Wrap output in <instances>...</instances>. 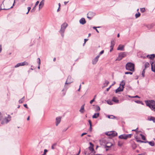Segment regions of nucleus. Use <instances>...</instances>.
<instances>
[{
	"mask_svg": "<svg viewBox=\"0 0 155 155\" xmlns=\"http://www.w3.org/2000/svg\"><path fill=\"white\" fill-rule=\"evenodd\" d=\"M146 105L148 106L152 110L155 111V101L153 100L145 101Z\"/></svg>",
	"mask_w": 155,
	"mask_h": 155,
	"instance_id": "obj_1",
	"label": "nucleus"
},
{
	"mask_svg": "<svg viewBox=\"0 0 155 155\" xmlns=\"http://www.w3.org/2000/svg\"><path fill=\"white\" fill-rule=\"evenodd\" d=\"M125 68L128 71H134V64L131 62H128L126 65Z\"/></svg>",
	"mask_w": 155,
	"mask_h": 155,
	"instance_id": "obj_2",
	"label": "nucleus"
},
{
	"mask_svg": "<svg viewBox=\"0 0 155 155\" xmlns=\"http://www.w3.org/2000/svg\"><path fill=\"white\" fill-rule=\"evenodd\" d=\"M125 85V83L123 82L122 81L120 84V87L118 88L115 91V93H117L118 92L122 91L123 90L124 88V86Z\"/></svg>",
	"mask_w": 155,
	"mask_h": 155,
	"instance_id": "obj_3",
	"label": "nucleus"
},
{
	"mask_svg": "<svg viewBox=\"0 0 155 155\" xmlns=\"http://www.w3.org/2000/svg\"><path fill=\"white\" fill-rule=\"evenodd\" d=\"M127 53L126 52H121L119 54V55L116 60L120 61L123 58L126 56Z\"/></svg>",
	"mask_w": 155,
	"mask_h": 155,
	"instance_id": "obj_4",
	"label": "nucleus"
},
{
	"mask_svg": "<svg viewBox=\"0 0 155 155\" xmlns=\"http://www.w3.org/2000/svg\"><path fill=\"white\" fill-rule=\"evenodd\" d=\"M132 135L131 134H124L120 135L119 136V138L121 139L126 140L128 138H130Z\"/></svg>",
	"mask_w": 155,
	"mask_h": 155,
	"instance_id": "obj_5",
	"label": "nucleus"
},
{
	"mask_svg": "<svg viewBox=\"0 0 155 155\" xmlns=\"http://www.w3.org/2000/svg\"><path fill=\"white\" fill-rule=\"evenodd\" d=\"M11 120V116L8 115V116L5 117L1 122L2 124H7Z\"/></svg>",
	"mask_w": 155,
	"mask_h": 155,
	"instance_id": "obj_6",
	"label": "nucleus"
},
{
	"mask_svg": "<svg viewBox=\"0 0 155 155\" xmlns=\"http://www.w3.org/2000/svg\"><path fill=\"white\" fill-rule=\"evenodd\" d=\"M106 134L107 135L111 136V137H113L116 136L117 135V133L114 131H111L106 133Z\"/></svg>",
	"mask_w": 155,
	"mask_h": 155,
	"instance_id": "obj_7",
	"label": "nucleus"
},
{
	"mask_svg": "<svg viewBox=\"0 0 155 155\" xmlns=\"http://www.w3.org/2000/svg\"><path fill=\"white\" fill-rule=\"evenodd\" d=\"M68 26V24L66 23H64L61 25L60 31L64 32L65 29Z\"/></svg>",
	"mask_w": 155,
	"mask_h": 155,
	"instance_id": "obj_8",
	"label": "nucleus"
},
{
	"mask_svg": "<svg viewBox=\"0 0 155 155\" xmlns=\"http://www.w3.org/2000/svg\"><path fill=\"white\" fill-rule=\"evenodd\" d=\"M95 15V13L92 12H89L87 14V17L91 20Z\"/></svg>",
	"mask_w": 155,
	"mask_h": 155,
	"instance_id": "obj_9",
	"label": "nucleus"
},
{
	"mask_svg": "<svg viewBox=\"0 0 155 155\" xmlns=\"http://www.w3.org/2000/svg\"><path fill=\"white\" fill-rule=\"evenodd\" d=\"M73 82V80L71 79V76H69L68 79L65 83V85L68 84H70Z\"/></svg>",
	"mask_w": 155,
	"mask_h": 155,
	"instance_id": "obj_10",
	"label": "nucleus"
},
{
	"mask_svg": "<svg viewBox=\"0 0 155 155\" xmlns=\"http://www.w3.org/2000/svg\"><path fill=\"white\" fill-rule=\"evenodd\" d=\"M99 57V55H97L95 58H94L92 61V63L93 64H95L98 61Z\"/></svg>",
	"mask_w": 155,
	"mask_h": 155,
	"instance_id": "obj_11",
	"label": "nucleus"
},
{
	"mask_svg": "<svg viewBox=\"0 0 155 155\" xmlns=\"http://www.w3.org/2000/svg\"><path fill=\"white\" fill-rule=\"evenodd\" d=\"M61 120V117H58L56 118V121L55 122L56 125L57 126L60 123Z\"/></svg>",
	"mask_w": 155,
	"mask_h": 155,
	"instance_id": "obj_12",
	"label": "nucleus"
},
{
	"mask_svg": "<svg viewBox=\"0 0 155 155\" xmlns=\"http://www.w3.org/2000/svg\"><path fill=\"white\" fill-rule=\"evenodd\" d=\"M80 23L83 25H84L86 23V21L84 18H82L79 20Z\"/></svg>",
	"mask_w": 155,
	"mask_h": 155,
	"instance_id": "obj_13",
	"label": "nucleus"
},
{
	"mask_svg": "<svg viewBox=\"0 0 155 155\" xmlns=\"http://www.w3.org/2000/svg\"><path fill=\"white\" fill-rule=\"evenodd\" d=\"M147 120L149 121H152L153 122H155V117L153 116H149L147 118Z\"/></svg>",
	"mask_w": 155,
	"mask_h": 155,
	"instance_id": "obj_14",
	"label": "nucleus"
},
{
	"mask_svg": "<svg viewBox=\"0 0 155 155\" xmlns=\"http://www.w3.org/2000/svg\"><path fill=\"white\" fill-rule=\"evenodd\" d=\"M124 45H119L118 47L117 48V50H118L124 51Z\"/></svg>",
	"mask_w": 155,
	"mask_h": 155,
	"instance_id": "obj_15",
	"label": "nucleus"
},
{
	"mask_svg": "<svg viewBox=\"0 0 155 155\" xmlns=\"http://www.w3.org/2000/svg\"><path fill=\"white\" fill-rule=\"evenodd\" d=\"M90 144L91 146L89 147H88L89 149L92 152L94 151V149L93 148V144L91 142L89 143Z\"/></svg>",
	"mask_w": 155,
	"mask_h": 155,
	"instance_id": "obj_16",
	"label": "nucleus"
},
{
	"mask_svg": "<svg viewBox=\"0 0 155 155\" xmlns=\"http://www.w3.org/2000/svg\"><path fill=\"white\" fill-rule=\"evenodd\" d=\"M112 101L116 103H119V100L117 99V97H113Z\"/></svg>",
	"mask_w": 155,
	"mask_h": 155,
	"instance_id": "obj_17",
	"label": "nucleus"
},
{
	"mask_svg": "<svg viewBox=\"0 0 155 155\" xmlns=\"http://www.w3.org/2000/svg\"><path fill=\"white\" fill-rule=\"evenodd\" d=\"M147 58H149L150 59L152 60L153 59V58L155 57V54H151L150 55H147Z\"/></svg>",
	"mask_w": 155,
	"mask_h": 155,
	"instance_id": "obj_18",
	"label": "nucleus"
},
{
	"mask_svg": "<svg viewBox=\"0 0 155 155\" xmlns=\"http://www.w3.org/2000/svg\"><path fill=\"white\" fill-rule=\"evenodd\" d=\"M39 3V1H37L36 2L35 5L33 8L31 10V12H32L35 10V8L36 6L38 5Z\"/></svg>",
	"mask_w": 155,
	"mask_h": 155,
	"instance_id": "obj_19",
	"label": "nucleus"
},
{
	"mask_svg": "<svg viewBox=\"0 0 155 155\" xmlns=\"http://www.w3.org/2000/svg\"><path fill=\"white\" fill-rule=\"evenodd\" d=\"M84 105H85V104H84L83 105H82L81 107L80 110L79 111L81 113H83L84 112Z\"/></svg>",
	"mask_w": 155,
	"mask_h": 155,
	"instance_id": "obj_20",
	"label": "nucleus"
},
{
	"mask_svg": "<svg viewBox=\"0 0 155 155\" xmlns=\"http://www.w3.org/2000/svg\"><path fill=\"white\" fill-rule=\"evenodd\" d=\"M99 113H95L92 116V118H97L99 116Z\"/></svg>",
	"mask_w": 155,
	"mask_h": 155,
	"instance_id": "obj_21",
	"label": "nucleus"
},
{
	"mask_svg": "<svg viewBox=\"0 0 155 155\" xmlns=\"http://www.w3.org/2000/svg\"><path fill=\"white\" fill-rule=\"evenodd\" d=\"M109 83V81L106 80H105V83L104 84V86H103V88L104 87H105L107 86Z\"/></svg>",
	"mask_w": 155,
	"mask_h": 155,
	"instance_id": "obj_22",
	"label": "nucleus"
},
{
	"mask_svg": "<svg viewBox=\"0 0 155 155\" xmlns=\"http://www.w3.org/2000/svg\"><path fill=\"white\" fill-rule=\"evenodd\" d=\"M146 142H147L146 143H149V144L151 146H153L154 145V143L153 141H150V142L147 141Z\"/></svg>",
	"mask_w": 155,
	"mask_h": 155,
	"instance_id": "obj_23",
	"label": "nucleus"
},
{
	"mask_svg": "<svg viewBox=\"0 0 155 155\" xmlns=\"http://www.w3.org/2000/svg\"><path fill=\"white\" fill-rule=\"evenodd\" d=\"M115 44V42L114 40L112 41L111 42L110 48H113Z\"/></svg>",
	"mask_w": 155,
	"mask_h": 155,
	"instance_id": "obj_24",
	"label": "nucleus"
},
{
	"mask_svg": "<svg viewBox=\"0 0 155 155\" xmlns=\"http://www.w3.org/2000/svg\"><path fill=\"white\" fill-rule=\"evenodd\" d=\"M149 66H150V64H149V63H148V62L145 63V65H144V66H145L144 69H146L147 68L149 67Z\"/></svg>",
	"mask_w": 155,
	"mask_h": 155,
	"instance_id": "obj_25",
	"label": "nucleus"
},
{
	"mask_svg": "<svg viewBox=\"0 0 155 155\" xmlns=\"http://www.w3.org/2000/svg\"><path fill=\"white\" fill-rule=\"evenodd\" d=\"M25 100V97H23L19 101V103H22Z\"/></svg>",
	"mask_w": 155,
	"mask_h": 155,
	"instance_id": "obj_26",
	"label": "nucleus"
},
{
	"mask_svg": "<svg viewBox=\"0 0 155 155\" xmlns=\"http://www.w3.org/2000/svg\"><path fill=\"white\" fill-rule=\"evenodd\" d=\"M21 63L22 66L26 65H28V62L25 61H24L23 62H21Z\"/></svg>",
	"mask_w": 155,
	"mask_h": 155,
	"instance_id": "obj_27",
	"label": "nucleus"
},
{
	"mask_svg": "<svg viewBox=\"0 0 155 155\" xmlns=\"http://www.w3.org/2000/svg\"><path fill=\"white\" fill-rule=\"evenodd\" d=\"M136 141L137 142H140V143H146L147 142H146V141H143L142 140H139L138 139V138H136Z\"/></svg>",
	"mask_w": 155,
	"mask_h": 155,
	"instance_id": "obj_28",
	"label": "nucleus"
},
{
	"mask_svg": "<svg viewBox=\"0 0 155 155\" xmlns=\"http://www.w3.org/2000/svg\"><path fill=\"white\" fill-rule=\"evenodd\" d=\"M153 63L151 64V70L152 71L154 72L155 73V66L153 67Z\"/></svg>",
	"mask_w": 155,
	"mask_h": 155,
	"instance_id": "obj_29",
	"label": "nucleus"
},
{
	"mask_svg": "<svg viewBox=\"0 0 155 155\" xmlns=\"http://www.w3.org/2000/svg\"><path fill=\"white\" fill-rule=\"evenodd\" d=\"M20 66H22L21 63H18L15 66V68H16Z\"/></svg>",
	"mask_w": 155,
	"mask_h": 155,
	"instance_id": "obj_30",
	"label": "nucleus"
},
{
	"mask_svg": "<svg viewBox=\"0 0 155 155\" xmlns=\"http://www.w3.org/2000/svg\"><path fill=\"white\" fill-rule=\"evenodd\" d=\"M140 14L139 12L136 13L135 14V16L136 18H137L140 16Z\"/></svg>",
	"mask_w": 155,
	"mask_h": 155,
	"instance_id": "obj_31",
	"label": "nucleus"
},
{
	"mask_svg": "<svg viewBox=\"0 0 155 155\" xmlns=\"http://www.w3.org/2000/svg\"><path fill=\"white\" fill-rule=\"evenodd\" d=\"M45 0H42L40 3V5H44Z\"/></svg>",
	"mask_w": 155,
	"mask_h": 155,
	"instance_id": "obj_32",
	"label": "nucleus"
},
{
	"mask_svg": "<svg viewBox=\"0 0 155 155\" xmlns=\"http://www.w3.org/2000/svg\"><path fill=\"white\" fill-rule=\"evenodd\" d=\"M140 135L141 136V138L142 140H146V138H145V137L142 134H140Z\"/></svg>",
	"mask_w": 155,
	"mask_h": 155,
	"instance_id": "obj_33",
	"label": "nucleus"
},
{
	"mask_svg": "<svg viewBox=\"0 0 155 155\" xmlns=\"http://www.w3.org/2000/svg\"><path fill=\"white\" fill-rule=\"evenodd\" d=\"M145 69H144L143 70L142 72V75L143 77H144V74H145Z\"/></svg>",
	"mask_w": 155,
	"mask_h": 155,
	"instance_id": "obj_34",
	"label": "nucleus"
},
{
	"mask_svg": "<svg viewBox=\"0 0 155 155\" xmlns=\"http://www.w3.org/2000/svg\"><path fill=\"white\" fill-rule=\"evenodd\" d=\"M140 11L142 13H143L145 11V8H140Z\"/></svg>",
	"mask_w": 155,
	"mask_h": 155,
	"instance_id": "obj_35",
	"label": "nucleus"
},
{
	"mask_svg": "<svg viewBox=\"0 0 155 155\" xmlns=\"http://www.w3.org/2000/svg\"><path fill=\"white\" fill-rule=\"evenodd\" d=\"M108 117L109 118L113 119L115 117L112 115H108Z\"/></svg>",
	"mask_w": 155,
	"mask_h": 155,
	"instance_id": "obj_36",
	"label": "nucleus"
},
{
	"mask_svg": "<svg viewBox=\"0 0 155 155\" xmlns=\"http://www.w3.org/2000/svg\"><path fill=\"white\" fill-rule=\"evenodd\" d=\"M56 145V143H54L51 146V149H54L55 148L54 147H55Z\"/></svg>",
	"mask_w": 155,
	"mask_h": 155,
	"instance_id": "obj_37",
	"label": "nucleus"
},
{
	"mask_svg": "<svg viewBox=\"0 0 155 155\" xmlns=\"http://www.w3.org/2000/svg\"><path fill=\"white\" fill-rule=\"evenodd\" d=\"M125 74H133V73L130 72H126L125 73Z\"/></svg>",
	"mask_w": 155,
	"mask_h": 155,
	"instance_id": "obj_38",
	"label": "nucleus"
},
{
	"mask_svg": "<svg viewBox=\"0 0 155 155\" xmlns=\"http://www.w3.org/2000/svg\"><path fill=\"white\" fill-rule=\"evenodd\" d=\"M104 53V51L102 50L100 52V53L98 55H99V56H100L101 54H103Z\"/></svg>",
	"mask_w": 155,
	"mask_h": 155,
	"instance_id": "obj_39",
	"label": "nucleus"
},
{
	"mask_svg": "<svg viewBox=\"0 0 155 155\" xmlns=\"http://www.w3.org/2000/svg\"><path fill=\"white\" fill-rule=\"evenodd\" d=\"M38 64L39 65H40V64H41L40 59V58H38Z\"/></svg>",
	"mask_w": 155,
	"mask_h": 155,
	"instance_id": "obj_40",
	"label": "nucleus"
},
{
	"mask_svg": "<svg viewBox=\"0 0 155 155\" xmlns=\"http://www.w3.org/2000/svg\"><path fill=\"white\" fill-rule=\"evenodd\" d=\"M88 123H89V124H90V126L92 127L91 122L90 120H88Z\"/></svg>",
	"mask_w": 155,
	"mask_h": 155,
	"instance_id": "obj_41",
	"label": "nucleus"
},
{
	"mask_svg": "<svg viewBox=\"0 0 155 155\" xmlns=\"http://www.w3.org/2000/svg\"><path fill=\"white\" fill-rule=\"evenodd\" d=\"M107 103L108 104H109L110 105H112L113 104L112 103V102L109 101H107Z\"/></svg>",
	"mask_w": 155,
	"mask_h": 155,
	"instance_id": "obj_42",
	"label": "nucleus"
},
{
	"mask_svg": "<svg viewBox=\"0 0 155 155\" xmlns=\"http://www.w3.org/2000/svg\"><path fill=\"white\" fill-rule=\"evenodd\" d=\"M60 32L61 34V36L62 37H64V32H62V31H60Z\"/></svg>",
	"mask_w": 155,
	"mask_h": 155,
	"instance_id": "obj_43",
	"label": "nucleus"
},
{
	"mask_svg": "<svg viewBox=\"0 0 155 155\" xmlns=\"http://www.w3.org/2000/svg\"><path fill=\"white\" fill-rule=\"evenodd\" d=\"M48 152V150L46 149H45L44 150V155L46 153Z\"/></svg>",
	"mask_w": 155,
	"mask_h": 155,
	"instance_id": "obj_44",
	"label": "nucleus"
},
{
	"mask_svg": "<svg viewBox=\"0 0 155 155\" xmlns=\"http://www.w3.org/2000/svg\"><path fill=\"white\" fill-rule=\"evenodd\" d=\"M43 6H44V5H42H42H40V4H39V10H40L41 9Z\"/></svg>",
	"mask_w": 155,
	"mask_h": 155,
	"instance_id": "obj_45",
	"label": "nucleus"
},
{
	"mask_svg": "<svg viewBox=\"0 0 155 155\" xmlns=\"http://www.w3.org/2000/svg\"><path fill=\"white\" fill-rule=\"evenodd\" d=\"M95 100L94 99H93L92 100H91L90 101V103L91 104H92L93 102Z\"/></svg>",
	"mask_w": 155,
	"mask_h": 155,
	"instance_id": "obj_46",
	"label": "nucleus"
},
{
	"mask_svg": "<svg viewBox=\"0 0 155 155\" xmlns=\"http://www.w3.org/2000/svg\"><path fill=\"white\" fill-rule=\"evenodd\" d=\"M68 128H69V127H68L64 129H63L62 131L64 132L66 131L68 129Z\"/></svg>",
	"mask_w": 155,
	"mask_h": 155,
	"instance_id": "obj_47",
	"label": "nucleus"
},
{
	"mask_svg": "<svg viewBox=\"0 0 155 155\" xmlns=\"http://www.w3.org/2000/svg\"><path fill=\"white\" fill-rule=\"evenodd\" d=\"M132 97H133V98H140V97L138 96L137 95H136V96H133Z\"/></svg>",
	"mask_w": 155,
	"mask_h": 155,
	"instance_id": "obj_48",
	"label": "nucleus"
},
{
	"mask_svg": "<svg viewBox=\"0 0 155 155\" xmlns=\"http://www.w3.org/2000/svg\"><path fill=\"white\" fill-rule=\"evenodd\" d=\"M112 85H111L109 87H108V88H107L106 89V91H108L110 89V87H111Z\"/></svg>",
	"mask_w": 155,
	"mask_h": 155,
	"instance_id": "obj_49",
	"label": "nucleus"
},
{
	"mask_svg": "<svg viewBox=\"0 0 155 155\" xmlns=\"http://www.w3.org/2000/svg\"><path fill=\"white\" fill-rule=\"evenodd\" d=\"M86 134H87V133H83V134H81V136L82 137L83 135H86Z\"/></svg>",
	"mask_w": 155,
	"mask_h": 155,
	"instance_id": "obj_50",
	"label": "nucleus"
},
{
	"mask_svg": "<svg viewBox=\"0 0 155 155\" xmlns=\"http://www.w3.org/2000/svg\"><path fill=\"white\" fill-rule=\"evenodd\" d=\"M97 110H100V107L99 106H98L97 107Z\"/></svg>",
	"mask_w": 155,
	"mask_h": 155,
	"instance_id": "obj_51",
	"label": "nucleus"
},
{
	"mask_svg": "<svg viewBox=\"0 0 155 155\" xmlns=\"http://www.w3.org/2000/svg\"><path fill=\"white\" fill-rule=\"evenodd\" d=\"M2 118V114L1 112H0V120H1Z\"/></svg>",
	"mask_w": 155,
	"mask_h": 155,
	"instance_id": "obj_52",
	"label": "nucleus"
},
{
	"mask_svg": "<svg viewBox=\"0 0 155 155\" xmlns=\"http://www.w3.org/2000/svg\"><path fill=\"white\" fill-rule=\"evenodd\" d=\"M92 127L90 126L89 130L90 131V132H91L92 131Z\"/></svg>",
	"mask_w": 155,
	"mask_h": 155,
	"instance_id": "obj_53",
	"label": "nucleus"
},
{
	"mask_svg": "<svg viewBox=\"0 0 155 155\" xmlns=\"http://www.w3.org/2000/svg\"><path fill=\"white\" fill-rule=\"evenodd\" d=\"M88 40V39H84V42L86 43V42Z\"/></svg>",
	"mask_w": 155,
	"mask_h": 155,
	"instance_id": "obj_54",
	"label": "nucleus"
},
{
	"mask_svg": "<svg viewBox=\"0 0 155 155\" xmlns=\"http://www.w3.org/2000/svg\"><path fill=\"white\" fill-rule=\"evenodd\" d=\"M112 145V144H110V146L106 145V147H110Z\"/></svg>",
	"mask_w": 155,
	"mask_h": 155,
	"instance_id": "obj_55",
	"label": "nucleus"
},
{
	"mask_svg": "<svg viewBox=\"0 0 155 155\" xmlns=\"http://www.w3.org/2000/svg\"><path fill=\"white\" fill-rule=\"evenodd\" d=\"M2 51V45H0V52H1Z\"/></svg>",
	"mask_w": 155,
	"mask_h": 155,
	"instance_id": "obj_56",
	"label": "nucleus"
},
{
	"mask_svg": "<svg viewBox=\"0 0 155 155\" xmlns=\"http://www.w3.org/2000/svg\"><path fill=\"white\" fill-rule=\"evenodd\" d=\"M24 107H26L27 108H28V107L27 106V105L26 104H24Z\"/></svg>",
	"mask_w": 155,
	"mask_h": 155,
	"instance_id": "obj_57",
	"label": "nucleus"
},
{
	"mask_svg": "<svg viewBox=\"0 0 155 155\" xmlns=\"http://www.w3.org/2000/svg\"><path fill=\"white\" fill-rule=\"evenodd\" d=\"M31 9V7H28V12H29V11H30V10Z\"/></svg>",
	"mask_w": 155,
	"mask_h": 155,
	"instance_id": "obj_58",
	"label": "nucleus"
},
{
	"mask_svg": "<svg viewBox=\"0 0 155 155\" xmlns=\"http://www.w3.org/2000/svg\"><path fill=\"white\" fill-rule=\"evenodd\" d=\"M68 2H68H64V3L65 5H66Z\"/></svg>",
	"mask_w": 155,
	"mask_h": 155,
	"instance_id": "obj_59",
	"label": "nucleus"
},
{
	"mask_svg": "<svg viewBox=\"0 0 155 155\" xmlns=\"http://www.w3.org/2000/svg\"><path fill=\"white\" fill-rule=\"evenodd\" d=\"M100 27H93V28H94V29H95L96 30V28H100Z\"/></svg>",
	"mask_w": 155,
	"mask_h": 155,
	"instance_id": "obj_60",
	"label": "nucleus"
},
{
	"mask_svg": "<svg viewBox=\"0 0 155 155\" xmlns=\"http://www.w3.org/2000/svg\"><path fill=\"white\" fill-rule=\"evenodd\" d=\"M113 49V48H110V52H111Z\"/></svg>",
	"mask_w": 155,
	"mask_h": 155,
	"instance_id": "obj_61",
	"label": "nucleus"
},
{
	"mask_svg": "<svg viewBox=\"0 0 155 155\" xmlns=\"http://www.w3.org/2000/svg\"><path fill=\"white\" fill-rule=\"evenodd\" d=\"M15 3V0H14V3H13V5H12V6L11 7V8H13V6H14V3Z\"/></svg>",
	"mask_w": 155,
	"mask_h": 155,
	"instance_id": "obj_62",
	"label": "nucleus"
},
{
	"mask_svg": "<svg viewBox=\"0 0 155 155\" xmlns=\"http://www.w3.org/2000/svg\"><path fill=\"white\" fill-rule=\"evenodd\" d=\"M60 8L58 7V9L57 10V11L58 12H59L60 10Z\"/></svg>",
	"mask_w": 155,
	"mask_h": 155,
	"instance_id": "obj_63",
	"label": "nucleus"
},
{
	"mask_svg": "<svg viewBox=\"0 0 155 155\" xmlns=\"http://www.w3.org/2000/svg\"><path fill=\"white\" fill-rule=\"evenodd\" d=\"M56 58H54L53 59V61H56Z\"/></svg>",
	"mask_w": 155,
	"mask_h": 155,
	"instance_id": "obj_64",
	"label": "nucleus"
}]
</instances>
